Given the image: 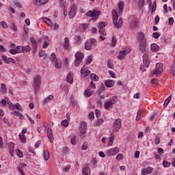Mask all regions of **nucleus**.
<instances>
[{
	"mask_svg": "<svg viewBox=\"0 0 175 175\" xmlns=\"http://www.w3.org/2000/svg\"><path fill=\"white\" fill-rule=\"evenodd\" d=\"M137 42L139 51L144 53L143 55V64L141 65L140 70L142 72H146V68H148L150 66V57L146 53V51H147V37H146L144 33L138 32Z\"/></svg>",
	"mask_w": 175,
	"mask_h": 175,
	"instance_id": "obj_1",
	"label": "nucleus"
},
{
	"mask_svg": "<svg viewBox=\"0 0 175 175\" xmlns=\"http://www.w3.org/2000/svg\"><path fill=\"white\" fill-rule=\"evenodd\" d=\"M113 23L116 28H121L122 27V18H120L118 20V14L117 11L112 10Z\"/></svg>",
	"mask_w": 175,
	"mask_h": 175,
	"instance_id": "obj_2",
	"label": "nucleus"
},
{
	"mask_svg": "<svg viewBox=\"0 0 175 175\" xmlns=\"http://www.w3.org/2000/svg\"><path fill=\"white\" fill-rule=\"evenodd\" d=\"M87 17H91L92 21L95 22L98 18H99V16H100V11L98 10H89L86 12Z\"/></svg>",
	"mask_w": 175,
	"mask_h": 175,
	"instance_id": "obj_3",
	"label": "nucleus"
},
{
	"mask_svg": "<svg viewBox=\"0 0 175 175\" xmlns=\"http://www.w3.org/2000/svg\"><path fill=\"white\" fill-rule=\"evenodd\" d=\"M96 45V40L90 38L88 41L85 43V49L88 51L92 50Z\"/></svg>",
	"mask_w": 175,
	"mask_h": 175,
	"instance_id": "obj_4",
	"label": "nucleus"
},
{
	"mask_svg": "<svg viewBox=\"0 0 175 175\" xmlns=\"http://www.w3.org/2000/svg\"><path fill=\"white\" fill-rule=\"evenodd\" d=\"M42 84V77L40 75H36L33 78V87L35 91H38L40 88V85Z\"/></svg>",
	"mask_w": 175,
	"mask_h": 175,
	"instance_id": "obj_5",
	"label": "nucleus"
},
{
	"mask_svg": "<svg viewBox=\"0 0 175 175\" xmlns=\"http://www.w3.org/2000/svg\"><path fill=\"white\" fill-rule=\"evenodd\" d=\"M131 51V48L126 47L123 49V51H120L118 57V59H120L121 61L125 59V56L128 55Z\"/></svg>",
	"mask_w": 175,
	"mask_h": 175,
	"instance_id": "obj_6",
	"label": "nucleus"
},
{
	"mask_svg": "<svg viewBox=\"0 0 175 175\" xmlns=\"http://www.w3.org/2000/svg\"><path fill=\"white\" fill-rule=\"evenodd\" d=\"M115 103H117V96L112 97L110 100L105 103L104 107L106 110H109V109H111V107H113V105H115Z\"/></svg>",
	"mask_w": 175,
	"mask_h": 175,
	"instance_id": "obj_7",
	"label": "nucleus"
},
{
	"mask_svg": "<svg viewBox=\"0 0 175 175\" xmlns=\"http://www.w3.org/2000/svg\"><path fill=\"white\" fill-rule=\"evenodd\" d=\"M83 58H84V55L81 52H77L75 53V66H79L81 64Z\"/></svg>",
	"mask_w": 175,
	"mask_h": 175,
	"instance_id": "obj_8",
	"label": "nucleus"
},
{
	"mask_svg": "<svg viewBox=\"0 0 175 175\" xmlns=\"http://www.w3.org/2000/svg\"><path fill=\"white\" fill-rule=\"evenodd\" d=\"M163 71V65L161 63H157L156 68L152 72V76L153 75H160Z\"/></svg>",
	"mask_w": 175,
	"mask_h": 175,
	"instance_id": "obj_9",
	"label": "nucleus"
},
{
	"mask_svg": "<svg viewBox=\"0 0 175 175\" xmlns=\"http://www.w3.org/2000/svg\"><path fill=\"white\" fill-rule=\"evenodd\" d=\"M107 25V22H100L98 24V28H99V33H100V35H106V31H105V27H106Z\"/></svg>",
	"mask_w": 175,
	"mask_h": 175,
	"instance_id": "obj_10",
	"label": "nucleus"
},
{
	"mask_svg": "<svg viewBox=\"0 0 175 175\" xmlns=\"http://www.w3.org/2000/svg\"><path fill=\"white\" fill-rule=\"evenodd\" d=\"M120 152V148L115 147L113 148L109 149L106 152L107 155L108 157H113Z\"/></svg>",
	"mask_w": 175,
	"mask_h": 175,
	"instance_id": "obj_11",
	"label": "nucleus"
},
{
	"mask_svg": "<svg viewBox=\"0 0 175 175\" xmlns=\"http://www.w3.org/2000/svg\"><path fill=\"white\" fill-rule=\"evenodd\" d=\"M122 122L121 119H117L113 123V131L118 132L121 129Z\"/></svg>",
	"mask_w": 175,
	"mask_h": 175,
	"instance_id": "obj_12",
	"label": "nucleus"
},
{
	"mask_svg": "<svg viewBox=\"0 0 175 175\" xmlns=\"http://www.w3.org/2000/svg\"><path fill=\"white\" fill-rule=\"evenodd\" d=\"M76 12H77V6H76L75 5H73L71 7L70 12L68 14L69 18H73V17L76 16Z\"/></svg>",
	"mask_w": 175,
	"mask_h": 175,
	"instance_id": "obj_13",
	"label": "nucleus"
},
{
	"mask_svg": "<svg viewBox=\"0 0 175 175\" xmlns=\"http://www.w3.org/2000/svg\"><path fill=\"white\" fill-rule=\"evenodd\" d=\"M152 167L148 166L147 168H142V174H151L152 173Z\"/></svg>",
	"mask_w": 175,
	"mask_h": 175,
	"instance_id": "obj_14",
	"label": "nucleus"
},
{
	"mask_svg": "<svg viewBox=\"0 0 175 175\" xmlns=\"http://www.w3.org/2000/svg\"><path fill=\"white\" fill-rule=\"evenodd\" d=\"M27 132H21L19 133V139L21 143H27V137L25 136Z\"/></svg>",
	"mask_w": 175,
	"mask_h": 175,
	"instance_id": "obj_15",
	"label": "nucleus"
},
{
	"mask_svg": "<svg viewBox=\"0 0 175 175\" xmlns=\"http://www.w3.org/2000/svg\"><path fill=\"white\" fill-rule=\"evenodd\" d=\"M66 81L67 83H69L70 84H72L73 83V72H70L66 77Z\"/></svg>",
	"mask_w": 175,
	"mask_h": 175,
	"instance_id": "obj_16",
	"label": "nucleus"
},
{
	"mask_svg": "<svg viewBox=\"0 0 175 175\" xmlns=\"http://www.w3.org/2000/svg\"><path fill=\"white\" fill-rule=\"evenodd\" d=\"M84 95L87 98H90V96H92V95H94V91L91 90L90 88H86L84 92Z\"/></svg>",
	"mask_w": 175,
	"mask_h": 175,
	"instance_id": "obj_17",
	"label": "nucleus"
},
{
	"mask_svg": "<svg viewBox=\"0 0 175 175\" xmlns=\"http://www.w3.org/2000/svg\"><path fill=\"white\" fill-rule=\"evenodd\" d=\"M80 132H85L87 131V123L82 122L79 126Z\"/></svg>",
	"mask_w": 175,
	"mask_h": 175,
	"instance_id": "obj_18",
	"label": "nucleus"
},
{
	"mask_svg": "<svg viewBox=\"0 0 175 175\" xmlns=\"http://www.w3.org/2000/svg\"><path fill=\"white\" fill-rule=\"evenodd\" d=\"M116 83V82L113 80H107L105 83L106 87H108V88H111V87H113V85H114V84Z\"/></svg>",
	"mask_w": 175,
	"mask_h": 175,
	"instance_id": "obj_19",
	"label": "nucleus"
},
{
	"mask_svg": "<svg viewBox=\"0 0 175 175\" xmlns=\"http://www.w3.org/2000/svg\"><path fill=\"white\" fill-rule=\"evenodd\" d=\"M150 49H151V51H153L154 53H157V51H159V46L154 43L150 45Z\"/></svg>",
	"mask_w": 175,
	"mask_h": 175,
	"instance_id": "obj_20",
	"label": "nucleus"
},
{
	"mask_svg": "<svg viewBox=\"0 0 175 175\" xmlns=\"http://www.w3.org/2000/svg\"><path fill=\"white\" fill-rule=\"evenodd\" d=\"M124 3L123 1H120L118 3L119 14H122V10H124Z\"/></svg>",
	"mask_w": 175,
	"mask_h": 175,
	"instance_id": "obj_21",
	"label": "nucleus"
},
{
	"mask_svg": "<svg viewBox=\"0 0 175 175\" xmlns=\"http://www.w3.org/2000/svg\"><path fill=\"white\" fill-rule=\"evenodd\" d=\"M43 157L44 161H49L50 159V152H49V150H44Z\"/></svg>",
	"mask_w": 175,
	"mask_h": 175,
	"instance_id": "obj_22",
	"label": "nucleus"
},
{
	"mask_svg": "<svg viewBox=\"0 0 175 175\" xmlns=\"http://www.w3.org/2000/svg\"><path fill=\"white\" fill-rule=\"evenodd\" d=\"M82 173L83 175H90L91 174V170L89 167H86L82 170Z\"/></svg>",
	"mask_w": 175,
	"mask_h": 175,
	"instance_id": "obj_23",
	"label": "nucleus"
},
{
	"mask_svg": "<svg viewBox=\"0 0 175 175\" xmlns=\"http://www.w3.org/2000/svg\"><path fill=\"white\" fill-rule=\"evenodd\" d=\"M30 42L32 43L33 51H35V50H36V47H38V42H36V40L33 37L30 38Z\"/></svg>",
	"mask_w": 175,
	"mask_h": 175,
	"instance_id": "obj_24",
	"label": "nucleus"
},
{
	"mask_svg": "<svg viewBox=\"0 0 175 175\" xmlns=\"http://www.w3.org/2000/svg\"><path fill=\"white\" fill-rule=\"evenodd\" d=\"M116 137V135H113V133L111 134L109 137V142L108 143V146L111 147V146H113V142H114V139Z\"/></svg>",
	"mask_w": 175,
	"mask_h": 175,
	"instance_id": "obj_25",
	"label": "nucleus"
},
{
	"mask_svg": "<svg viewBox=\"0 0 175 175\" xmlns=\"http://www.w3.org/2000/svg\"><path fill=\"white\" fill-rule=\"evenodd\" d=\"M47 137L51 143H53V142H54V135H53L52 132H47Z\"/></svg>",
	"mask_w": 175,
	"mask_h": 175,
	"instance_id": "obj_26",
	"label": "nucleus"
},
{
	"mask_svg": "<svg viewBox=\"0 0 175 175\" xmlns=\"http://www.w3.org/2000/svg\"><path fill=\"white\" fill-rule=\"evenodd\" d=\"M87 24L83 23L81 26H79V32H84L85 29H87Z\"/></svg>",
	"mask_w": 175,
	"mask_h": 175,
	"instance_id": "obj_27",
	"label": "nucleus"
},
{
	"mask_svg": "<svg viewBox=\"0 0 175 175\" xmlns=\"http://www.w3.org/2000/svg\"><path fill=\"white\" fill-rule=\"evenodd\" d=\"M54 99L53 95H49L45 100H44V105H46V103H49L51 100H53Z\"/></svg>",
	"mask_w": 175,
	"mask_h": 175,
	"instance_id": "obj_28",
	"label": "nucleus"
},
{
	"mask_svg": "<svg viewBox=\"0 0 175 175\" xmlns=\"http://www.w3.org/2000/svg\"><path fill=\"white\" fill-rule=\"evenodd\" d=\"M55 62V66L57 69H61L62 68V64L61 63V61L56 60Z\"/></svg>",
	"mask_w": 175,
	"mask_h": 175,
	"instance_id": "obj_29",
	"label": "nucleus"
},
{
	"mask_svg": "<svg viewBox=\"0 0 175 175\" xmlns=\"http://www.w3.org/2000/svg\"><path fill=\"white\" fill-rule=\"evenodd\" d=\"M90 78L93 81H99V77L95 74H91Z\"/></svg>",
	"mask_w": 175,
	"mask_h": 175,
	"instance_id": "obj_30",
	"label": "nucleus"
},
{
	"mask_svg": "<svg viewBox=\"0 0 175 175\" xmlns=\"http://www.w3.org/2000/svg\"><path fill=\"white\" fill-rule=\"evenodd\" d=\"M49 2V0H36L37 5H46Z\"/></svg>",
	"mask_w": 175,
	"mask_h": 175,
	"instance_id": "obj_31",
	"label": "nucleus"
},
{
	"mask_svg": "<svg viewBox=\"0 0 175 175\" xmlns=\"http://www.w3.org/2000/svg\"><path fill=\"white\" fill-rule=\"evenodd\" d=\"M64 49H69V38H64Z\"/></svg>",
	"mask_w": 175,
	"mask_h": 175,
	"instance_id": "obj_32",
	"label": "nucleus"
},
{
	"mask_svg": "<svg viewBox=\"0 0 175 175\" xmlns=\"http://www.w3.org/2000/svg\"><path fill=\"white\" fill-rule=\"evenodd\" d=\"M1 91L3 94H6V92H8L6 85L5 83H1Z\"/></svg>",
	"mask_w": 175,
	"mask_h": 175,
	"instance_id": "obj_33",
	"label": "nucleus"
},
{
	"mask_svg": "<svg viewBox=\"0 0 175 175\" xmlns=\"http://www.w3.org/2000/svg\"><path fill=\"white\" fill-rule=\"evenodd\" d=\"M42 21H44V23H46L48 25H49V27H51V25H53V22H51V21L48 18H43Z\"/></svg>",
	"mask_w": 175,
	"mask_h": 175,
	"instance_id": "obj_34",
	"label": "nucleus"
},
{
	"mask_svg": "<svg viewBox=\"0 0 175 175\" xmlns=\"http://www.w3.org/2000/svg\"><path fill=\"white\" fill-rule=\"evenodd\" d=\"M12 114H13L14 116H16V117H19L20 120H23V114H21L20 112L14 111V112H12Z\"/></svg>",
	"mask_w": 175,
	"mask_h": 175,
	"instance_id": "obj_35",
	"label": "nucleus"
},
{
	"mask_svg": "<svg viewBox=\"0 0 175 175\" xmlns=\"http://www.w3.org/2000/svg\"><path fill=\"white\" fill-rule=\"evenodd\" d=\"M144 0H138V7L139 9H142V8H144Z\"/></svg>",
	"mask_w": 175,
	"mask_h": 175,
	"instance_id": "obj_36",
	"label": "nucleus"
},
{
	"mask_svg": "<svg viewBox=\"0 0 175 175\" xmlns=\"http://www.w3.org/2000/svg\"><path fill=\"white\" fill-rule=\"evenodd\" d=\"M57 60H58V59H57V56L55 55V53H51V61L52 62H56Z\"/></svg>",
	"mask_w": 175,
	"mask_h": 175,
	"instance_id": "obj_37",
	"label": "nucleus"
},
{
	"mask_svg": "<svg viewBox=\"0 0 175 175\" xmlns=\"http://www.w3.org/2000/svg\"><path fill=\"white\" fill-rule=\"evenodd\" d=\"M103 118H99L97 122H95L96 126H99L103 124Z\"/></svg>",
	"mask_w": 175,
	"mask_h": 175,
	"instance_id": "obj_38",
	"label": "nucleus"
},
{
	"mask_svg": "<svg viewBox=\"0 0 175 175\" xmlns=\"http://www.w3.org/2000/svg\"><path fill=\"white\" fill-rule=\"evenodd\" d=\"M107 66L109 69H114V65L112 60H109L107 62Z\"/></svg>",
	"mask_w": 175,
	"mask_h": 175,
	"instance_id": "obj_39",
	"label": "nucleus"
},
{
	"mask_svg": "<svg viewBox=\"0 0 175 175\" xmlns=\"http://www.w3.org/2000/svg\"><path fill=\"white\" fill-rule=\"evenodd\" d=\"M82 41H83V39H81V37L80 36H77L75 37V42L76 43H78V44H80Z\"/></svg>",
	"mask_w": 175,
	"mask_h": 175,
	"instance_id": "obj_40",
	"label": "nucleus"
},
{
	"mask_svg": "<svg viewBox=\"0 0 175 175\" xmlns=\"http://www.w3.org/2000/svg\"><path fill=\"white\" fill-rule=\"evenodd\" d=\"M172 100V96H170L165 100L164 103V107H166L168 105L169 103L170 102V100Z\"/></svg>",
	"mask_w": 175,
	"mask_h": 175,
	"instance_id": "obj_41",
	"label": "nucleus"
},
{
	"mask_svg": "<svg viewBox=\"0 0 175 175\" xmlns=\"http://www.w3.org/2000/svg\"><path fill=\"white\" fill-rule=\"evenodd\" d=\"M16 155L18 157V158H23V157H24L23 152H21L19 149H16Z\"/></svg>",
	"mask_w": 175,
	"mask_h": 175,
	"instance_id": "obj_42",
	"label": "nucleus"
},
{
	"mask_svg": "<svg viewBox=\"0 0 175 175\" xmlns=\"http://www.w3.org/2000/svg\"><path fill=\"white\" fill-rule=\"evenodd\" d=\"M61 124L62 126H65L66 128V126H68L69 125V122L67 120H64L62 121Z\"/></svg>",
	"mask_w": 175,
	"mask_h": 175,
	"instance_id": "obj_43",
	"label": "nucleus"
},
{
	"mask_svg": "<svg viewBox=\"0 0 175 175\" xmlns=\"http://www.w3.org/2000/svg\"><path fill=\"white\" fill-rule=\"evenodd\" d=\"M16 50L18 53H23V51H24V49L21 46H16Z\"/></svg>",
	"mask_w": 175,
	"mask_h": 175,
	"instance_id": "obj_44",
	"label": "nucleus"
},
{
	"mask_svg": "<svg viewBox=\"0 0 175 175\" xmlns=\"http://www.w3.org/2000/svg\"><path fill=\"white\" fill-rule=\"evenodd\" d=\"M124 159V154L120 153L116 156L117 161H122Z\"/></svg>",
	"mask_w": 175,
	"mask_h": 175,
	"instance_id": "obj_45",
	"label": "nucleus"
},
{
	"mask_svg": "<svg viewBox=\"0 0 175 175\" xmlns=\"http://www.w3.org/2000/svg\"><path fill=\"white\" fill-rule=\"evenodd\" d=\"M17 109V110H20V111H23V108L21 107V105H20L18 103H16L14 105V106L13 107V109Z\"/></svg>",
	"mask_w": 175,
	"mask_h": 175,
	"instance_id": "obj_46",
	"label": "nucleus"
},
{
	"mask_svg": "<svg viewBox=\"0 0 175 175\" xmlns=\"http://www.w3.org/2000/svg\"><path fill=\"white\" fill-rule=\"evenodd\" d=\"M137 25V22L136 21H132L131 23V28H136Z\"/></svg>",
	"mask_w": 175,
	"mask_h": 175,
	"instance_id": "obj_47",
	"label": "nucleus"
},
{
	"mask_svg": "<svg viewBox=\"0 0 175 175\" xmlns=\"http://www.w3.org/2000/svg\"><path fill=\"white\" fill-rule=\"evenodd\" d=\"M91 62H92V55H89L88 57V59L86 60V64L88 65H90V64H91Z\"/></svg>",
	"mask_w": 175,
	"mask_h": 175,
	"instance_id": "obj_48",
	"label": "nucleus"
},
{
	"mask_svg": "<svg viewBox=\"0 0 175 175\" xmlns=\"http://www.w3.org/2000/svg\"><path fill=\"white\" fill-rule=\"evenodd\" d=\"M155 10H157V1H154L152 7V13L154 12Z\"/></svg>",
	"mask_w": 175,
	"mask_h": 175,
	"instance_id": "obj_49",
	"label": "nucleus"
},
{
	"mask_svg": "<svg viewBox=\"0 0 175 175\" xmlns=\"http://www.w3.org/2000/svg\"><path fill=\"white\" fill-rule=\"evenodd\" d=\"M82 150L83 151H85V150H87L88 148V144L84 142L82 145V147H81Z\"/></svg>",
	"mask_w": 175,
	"mask_h": 175,
	"instance_id": "obj_50",
	"label": "nucleus"
},
{
	"mask_svg": "<svg viewBox=\"0 0 175 175\" xmlns=\"http://www.w3.org/2000/svg\"><path fill=\"white\" fill-rule=\"evenodd\" d=\"M2 59L5 62V64H9V58L5 55L1 56Z\"/></svg>",
	"mask_w": 175,
	"mask_h": 175,
	"instance_id": "obj_51",
	"label": "nucleus"
},
{
	"mask_svg": "<svg viewBox=\"0 0 175 175\" xmlns=\"http://www.w3.org/2000/svg\"><path fill=\"white\" fill-rule=\"evenodd\" d=\"M71 144L73 146H76L77 141H76V137H72L70 140Z\"/></svg>",
	"mask_w": 175,
	"mask_h": 175,
	"instance_id": "obj_52",
	"label": "nucleus"
},
{
	"mask_svg": "<svg viewBox=\"0 0 175 175\" xmlns=\"http://www.w3.org/2000/svg\"><path fill=\"white\" fill-rule=\"evenodd\" d=\"M154 143H155V144H159V143H161V139H160L159 137L156 136L154 137Z\"/></svg>",
	"mask_w": 175,
	"mask_h": 175,
	"instance_id": "obj_53",
	"label": "nucleus"
},
{
	"mask_svg": "<svg viewBox=\"0 0 175 175\" xmlns=\"http://www.w3.org/2000/svg\"><path fill=\"white\" fill-rule=\"evenodd\" d=\"M90 75H91V71L88 70L86 72H85V74L82 75V77H83V79H85V77L90 76Z\"/></svg>",
	"mask_w": 175,
	"mask_h": 175,
	"instance_id": "obj_54",
	"label": "nucleus"
},
{
	"mask_svg": "<svg viewBox=\"0 0 175 175\" xmlns=\"http://www.w3.org/2000/svg\"><path fill=\"white\" fill-rule=\"evenodd\" d=\"M95 114H96V117L97 118H99V117H100V111L99 109H96Z\"/></svg>",
	"mask_w": 175,
	"mask_h": 175,
	"instance_id": "obj_55",
	"label": "nucleus"
},
{
	"mask_svg": "<svg viewBox=\"0 0 175 175\" xmlns=\"http://www.w3.org/2000/svg\"><path fill=\"white\" fill-rule=\"evenodd\" d=\"M86 72H88V70H87V68H85V67H82L81 70V75L85 74Z\"/></svg>",
	"mask_w": 175,
	"mask_h": 175,
	"instance_id": "obj_56",
	"label": "nucleus"
},
{
	"mask_svg": "<svg viewBox=\"0 0 175 175\" xmlns=\"http://www.w3.org/2000/svg\"><path fill=\"white\" fill-rule=\"evenodd\" d=\"M140 117H142V111H139L137 113L136 120L139 121L140 120Z\"/></svg>",
	"mask_w": 175,
	"mask_h": 175,
	"instance_id": "obj_57",
	"label": "nucleus"
},
{
	"mask_svg": "<svg viewBox=\"0 0 175 175\" xmlns=\"http://www.w3.org/2000/svg\"><path fill=\"white\" fill-rule=\"evenodd\" d=\"M152 38H154V39H158V38H159V33L158 32L153 33Z\"/></svg>",
	"mask_w": 175,
	"mask_h": 175,
	"instance_id": "obj_58",
	"label": "nucleus"
},
{
	"mask_svg": "<svg viewBox=\"0 0 175 175\" xmlns=\"http://www.w3.org/2000/svg\"><path fill=\"white\" fill-rule=\"evenodd\" d=\"M115 44H117V38L115 36H113L112 38V46H114Z\"/></svg>",
	"mask_w": 175,
	"mask_h": 175,
	"instance_id": "obj_59",
	"label": "nucleus"
},
{
	"mask_svg": "<svg viewBox=\"0 0 175 175\" xmlns=\"http://www.w3.org/2000/svg\"><path fill=\"white\" fill-rule=\"evenodd\" d=\"M23 51H31V47L29 46H24L23 47Z\"/></svg>",
	"mask_w": 175,
	"mask_h": 175,
	"instance_id": "obj_60",
	"label": "nucleus"
},
{
	"mask_svg": "<svg viewBox=\"0 0 175 175\" xmlns=\"http://www.w3.org/2000/svg\"><path fill=\"white\" fill-rule=\"evenodd\" d=\"M163 165L164 166V167H169L170 166V163L167 161H163Z\"/></svg>",
	"mask_w": 175,
	"mask_h": 175,
	"instance_id": "obj_61",
	"label": "nucleus"
},
{
	"mask_svg": "<svg viewBox=\"0 0 175 175\" xmlns=\"http://www.w3.org/2000/svg\"><path fill=\"white\" fill-rule=\"evenodd\" d=\"M89 118H90V120H93L94 118H95V117L94 116V112H92V111L90 112Z\"/></svg>",
	"mask_w": 175,
	"mask_h": 175,
	"instance_id": "obj_62",
	"label": "nucleus"
},
{
	"mask_svg": "<svg viewBox=\"0 0 175 175\" xmlns=\"http://www.w3.org/2000/svg\"><path fill=\"white\" fill-rule=\"evenodd\" d=\"M10 150H14V143L10 142L9 143Z\"/></svg>",
	"mask_w": 175,
	"mask_h": 175,
	"instance_id": "obj_63",
	"label": "nucleus"
},
{
	"mask_svg": "<svg viewBox=\"0 0 175 175\" xmlns=\"http://www.w3.org/2000/svg\"><path fill=\"white\" fill-rule=\"evenodd\" d=\"M5 147L3 146V139L2 137H0V148H4Z\"/></svg>",
	"mask_w": 175,
	"mask_h": 175,
	"instance_id": "obj_64",
	"label": "nucleus"
}]
</instances>
